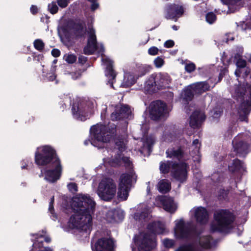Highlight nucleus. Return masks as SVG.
I'll list each match as a JSON object with an SVG mask.
<instances>
[{
	"mask_svg": "<svg viewBox=\"0 0 251 251\" xmlns=\"http://www.w3.org/2000/svg\"><path fill=\"white\" fill-rule=\"evenodd\" d=\"M96 205L90 196L79 194V236L88 237L92 228Z\"/></svg>",
	"mask_w": 251,
	"mask_h": 251,
	"instance_id": "f257e3e1",
	"label": "nucleus"
},
{
	"mask_svg": "<svg viewBox=\"0 0 251 251\" xmlns=\"http://www.w3.org/2000/svg\"><path fill=\"white\" fill-rule=\"evenodd\" d=\"M61 39L68 47H73L78 41V20L68 19L63 21L60 26Z\"/></svg>",
	"mask_w": 251,
	"mask_h": 251,
	"instance_id": "f03ea898",
	"label": "nucleus"
},
{
	"mask_svg": "<svg viewBox=\"0 0 251 251\" xmlns=\"http://www.w3.org/2000/svg\"><path fill=\"white\" fill-rule=\"evenodd\" d=\"M60 161L55 150L50 145H45L37 148L35 152L34 161L39 166L49 167L55 160Z\"/></svg>",
	"mask_w": 251,
	"mask_h": 251,
	"instance_id": "7ed1b4c3",
	"label": "nucleus"
},
{
	"mask_svg": "<svg viewBox=\"0 0 251 251\" xmlns=\"http://www.w3.org/2000/svg\"><path fill=\"white\" fill-rule=\"evenodd\" d=\"M214 222L211 224L212 232L223 231L227 229L234 221L231 213L227 210H218L214 213Z\"/></svg>",
	"mask_w": 251,
	"mask_h": 251,
	"instance_id": "20e7f679",
	"label": "nucleus"
},
{
	"mask_svg": "<svg viewBox=\"0 0 251 251\" xmlns=\"http://www.w3.org/2000/svg\"><path fill=\"white\" fill-rule=\"evenodd\" d=\"M116 192L117 185L112 178L104 177L99 183L97 194L101 200L111 201L115 198Z\"/></svg>",
	"mask_w": 251,
	"mask_h": 251,
	"instance_id": "39448f33",
	"label": "nucleus"
},
{
	"mask_svg": "<svg viewBox=\"0 0 251 251\" xmlns=\"http://www.w3.org/2000/svg\"><path fill=\"white\" fill-rule=\"evenodd\" d=\"M86 35L88 40L83 49V53L87 55L92 54L98 48L95 31L91 26L87 28L85 23H79V38H84Z\"/></svg>",
	"mask_w": 251,
	"mask_h": 251,
	"instance_id": "423d86ee",
	"label": "nucleus"
},
{
	"mask_svg": "<svg viewBox=\"0 0 251 251\" xmlns=\"http://www.w3.org/2000/svg\"><path fill=\"white\" fill-rule=\"evenodd\" d=\"M249 82H247L248 90L245 89L243 87H236L234 92L233 93V97L238 101L241 102L239 112L242 111L244 114H247L249 112V109L251 105V75L250 77Z\"/></svg>",
	"mask_w": 251,
	"mask_h": 251,
	"instance_id": "0eeeda50",
	"label": "nucleus"
},
{
	"mask_svg": "<svg viewBox=\"0 0 251 251\" xmlns=\"http://www.w3.org/2000/svg\"><path fill=\"white\" fill-rule=\"evenodd\" d=\"M70 204L67 201L63 203L64 212L66 214L74 212L67 223L68 227L71 229H78V194L73 197L70 201Z\"/></svg>",
	"mask_w": 251,
	"mask_h": 251,
	"instance_id": "6e6552de",
	"label": "nucleus"
},
{
	"mask_svg": "<svg viewBox=\"0 0 251 251\" xmlns=\"http://www.w3.org/2000/svg\"><path fill=\"white\" fill-rule=\"evenodd\" d=\"M134 174L133 172L125 173L121 175L118 184V197L123 200H126L132 186V181Z\"/></svg>",
	"mask_w": 251,
	"mask_h": 251,
	"instance_id": "1a4fd4ad",
	"label": "nucleus"
},
{
	"mask_svg": "<svg viewBox=\"0 0 251 251\" xmlns=\"http://www.w3.org/2000/svg\"><path fill=\"white\" fill-rule=\"evenodd\" d=\"M91 133L96 140L102 143L109 142L115 132V129H110L108 127L102 124H97L92 126Z\"/></svg>",
	"mask_w": 251,
	"mask_h": 251,
	"instance_id": "9d476101",
	"label": "nucleus"
},
{
	"mask_svg": "<svg viewBox=\"0 0 251 251\" xmlns=\"http://www.w3.org/2000/svg\"><path fill=\"white\" fill-rule=\"evenodd\" d=\"M44 171V179L50 183H55L59 180L62 173V166L61 160H55L54 164L48 167Z\"/></svg>",
	"mask_w": 251,
	"mask_h": 251,
	"instance_id": "9b49d317",
	"label": "nucleus"
},
{
	"mask_svg": "<svg viewBox=\"0 0 251 251\" xmlns=\"http://www.w3.org/2000/svg\"><path fill=\"white\" fill-rule=\"evenodd\" d=\"M137 244L144 251H149L156 246L155 235L153 233H142L138 236Z\"/></svg>",
	"mask_w": 251,
	"mask_h": 251,
	"instance_id": "f8f14e48",
	"label": "nucleus"
},
{
	"mask_svg": "<svg viewBox=\"0 0 251 251\" xmlns=\"http://www.w3.org/2000/svg\"><path fill=\"white\" fill-rule=\"evenodd\" d=\"M175 231L178 238H188L193 234L194 228L191 223H185L183 220H180L176 223Z\"/></svg>",
	"mask_w": 251,
	"mask_h": 251,
	"instance_id": "ddd939ff",
	"label": "nucleus"
},
{
	"mask_svg": "<svg viewBox=\"0 0 251 251\" xmlns=\"http://www.w3.org/2000/svg\"><path fill=\"white\" fill-rule=\"evenodd\" d=\"M187 168L188 166L185 163H173L171 170V176L176 180L183 182L187 178Z\"/></svg>",
	"mask_w": 251,
	"mask_h": 251,
	"instance_id": "4468645a",
	"label": "nucleus"
},
{
	"mask_svg": "<svg viewBox=\"0 0 251 251\" xmlns=\"http://www.w3.org/2000/svg\"><path fill=\"white\" fill-rule=\"evenodd\" d=\"M233 151L239 155H245L249 151L250 145L242 135H238L232 141Z\"/></svg>",
	"mask_w": 251,
	"mask_h": 251,
	"instance_id": "2eb2a0df",
	"label": "nucleus"
},
{
	"mask_svg": "<svg viewBox=\"0 0 251 251\" xmlns=\"http://www.w3.org/2000/svg\"><path fill=\"white\" fill-rule=\"evenodd\" d=\"M31 236L35 237L34 240H32L33 242L32 249L29 251H43L47 248H50L53 251V250L50 247H44V242L49 243L51 242V238L49 236H45L44 235L39 233H32Z\"/></svg>",
	"mask_w": 251,
	"mask_h": 251,
	"instance_id": "dca6fc26",
	"label": "nucleus"
},
{
	"mask_svg": "<svg viewBox=\"0 0 251 251\" xmlns=\"http://www.w3.org/2000/svg\"><path fill=\"white\" fill-rule=\"evenodd\" d=\"M116 247L115 242L111 238L102 237L95 243L93 251H114Z\"/></svg>",
	"mask_w": 251,
	"mask_h": 251,
	"instance_id": "f3484780",
	"label": "nucleus"
},
{
	"mask_svg": "<svg viewBox=\"0 0 251 251\" xmlns=\"http://www.w3.org/2000/svg\"><path fill=\"white\" fill-rule=\"evenodd\" d=\"M150 108L151 118L153 120H157L163 116L166 105L161 100H157L152 102Z\"/></svg>",
	"mask_w": 251,
	"mask_h": 251,
	"instance_id": "a211bd4d",
	"label": "nucleus"
},
{
	"mask_svg": "<svg viewBox=\"0 0 251 251\" xmlns=\"http://www.w3.org/2000/svg\"><path fill=\"white\" fill-rule=\"evenodd\" d=\"M156 201L162 204L166 211L174 213L176 210L177 206L172 198L167 196H159L156 198Z\"/></svg>",
	"mask_w": 251,
	"mask_h": 251,
	"instance_id": "6ab92c4d",
	"label": "nucleus"
},
{
	"mask_svg": "<svg viewBox=\"0 0 251 251\" xmlns=\"http://www.w3.org/2000/svg\"><path fill=\"white\" fill-rule=\"evenodd\" d=\"M131 110L128 105L117 106L115 112L111 115V118L112 121L127 118L131 114Z\"/></svg>",
	"mask_w": 251,
	"mask_h": 251,
	"instance_id": "aec40b11",
	"label": "nucleus"
},
{
	"mask_svg": "<svg viewBox=\"0 0 251 251\" xmlns=\"http://www.w3.org/2000/svg\"><path fill=\"white\" fill-rule=\"evenodd\" d=\"M205 119V116L203 111L196 110L192 113L190 117V126L194 128L198 127L204 121Z\"/></svg>",
	"mask_w": 251,
	"mask_h": 251,
	"instance_id": "412c9836",
	"label": "nucleus"
},
{
	"mask_svg": "<svg viewBox=\"0 0 251 251\" xmlns=\"http://www.w3.org/2000/svg\"><path fill=\"white\" fill-rule=\"evenodd\" d=\"M166 18L168 19H173L177 15L181 16L184 12V9L181 5L173 4L168 6Z\"/></svg>",
	"mask_w": 251,
	"mask_h": 251,
	"instance_id": "4be33fe9",
	"label": "nucleus"
},
{
	"mask_svg": "<svg viewBox=\"0 0 251 251\" xmlns=\"http://www.w3.org/2000/svg\"><path fill=\"white\" fill-rule=\"evenodd\" d=\"M190 88L196 95H201L203 93L209 91L210 86L206 82H200L190 85Z\"/></svg>",
	"mask_w": 251,
	"mask_h": 251,
	"instance_id": "5701e85b",
	"label": "nucleus"
},
{
	"mask_svg": "<svg viewBox=\"0 0 251 251\" xmlns=\"http://www.w3.org/2000/svg\"><path fill=\"white\" fill-rule=\"evenodd\" d=\"M195 216L198 222L201 224L206 223L208 220V214L206 209L200 207L196 209Z\"/></svg>",
	"mask_w": 251,
	"mask_h": 251,
	"instance_id": "b1692460",
	"label": "nucleus"
},
{
	"mask_svg": "<svg viewBox=\"0 0 251 251\" xmlns=\"http://www.w3.org/2000/svg\"><path fill=\"white\" fill-rule=\"evenodd\" d=\"M148 229L155 234H162L165 229L164 224L160 222H155L150 224L148 226Z\"/></svg>",
	"mask_w": 251,
	"mask_h": 251,
	"instance_id": "393cba45",
	"label": "nucleus"
},
{
	"mask_svg": "<svg viewBox=\"0 0 251 251\" xmlns=\"http://www.w3.org/2000/svg\"><path fill=\"white\" fill-rule=\"evenodd\" d=\"M157 88H165L171 82L170 77L166 74H160L158 77L156 78Z\"/></svg>",
	"mask_w": 251,
	"mask_h": 251,
	"instance_id": "a878e982",
	"label": "nucleus"
},
{
	"mask_svg": "<svg viewBox=\"0 0 251 251\" xmlns=\"http://www.w3.org/2000/svg\"><path fill=\"white\" fill-rule=\"evenodd\" d=\"M157 86V80L154 77H150L146 82L145 89L149 93H154Z\"/></svg>",
	"mask_w": 251,
	"mask_h": 251,
	"instance_id": "bb28decb",
	"label": "nucleus"
},
{
	"mask_svg": "<svg viewBox=\"0 0 251 251\" xmlns=\"http://www.w3.org/2000/svg\"><path fill=\"white\" fill-rule=\"evenodd\" d=\"M102 62L106 65V74L107 75L111 77L112 79L115 78L116 74L112 68V61L108 58L102 59Z\"/></svg>",
	"mask_w": 251,
	"mask_h": 251,
	"instance_id": "cd10ccee",
	"label": "nucleus"
},
{
	"mask_svg": "<svg viewBox=\"0 0 251 251\" xmlns=\"http://www.w3.org/2000/svg\"><path fill=\"white\" fill-rule=\"evenodd\" d=\"M159 191L162 193L168 192L171 188V182L166 179L161 180L158 184Z\"/></svg>",
	"mask_w": 251,
	"mask_h": 251,
	"instance_id": "c85d7f7f",
	"label": "nucleus"
},
{
	"mask_svg": "<svg viewBox=\"0 0 251 251\" xmlns=\"http://www.w3.org/2000/svg\"><path fill=\"white\" fill-rule=\"evenodd\" d=\"M166 153L168 157L176 158L178 160H180L183 156V152L180 149L168 150L166 151Z\"/></svg>",
	"mask_w": 251,
	"mask_h": 251,
	"instance_id": "c756f323",
	"label": "nucleus"
},
{
	"mask_svg": "<svg viewBox=\"0 0 251 251\" xmlns=\"http://www.w3.org/2000/svg\"><path fill=\"white\" fill-rule=\"evenodd\" d=\"M229 170L232 172H235L243 169V162L238 159H235L233 161L232 163L229 166Z\"/></svg>",
	"mask_w": 251,
	"mask_h": 251,
	"instance_id": "7c9ffc66",
	"label": "nucleus"
},
{
	"mask_svg": "<svg viewBox=\"0 0 251 251\" xmlns=\"http://www.w3.org/2000/svg\"><path fill=\"white\" fill-rule=\"evenodd\" d=\"M211 240V237L209 236L201 237L200 239V244L203 248H210Z\"/></svg>",
	"mask_w": 251,
	"mask_h": 251,
	"instance_id": "2f4dec72",
	"label": "nucleus"
},
{
	"mask_svg": "<svg viewBox=\"0 0 251 251\" xmlns=\"http://www.w3.org/2000/svg\"><path fill=\"white\" fill-rule=\"evenodd\" d=\"M149 210L147 208L145 207L144 209V211H142L141 213H136L134 214V219L136 220H141L143 219H145L149 215Z\"/></svg>",
	"mask_w": 251,
	"mask_h": 251,
	"instance_id": "473e14b6",
	"label": "nucleus"
},
{
	"mask_svg": "<svg viewBox=\"0 0 251 251\" xmlns=\"http://www.w3.org/2000/svg\"><path fill=\"white\" fill-rule=\"evenodd\" d=\"M234 58L236 60V64L238 68H243L246 66V61L241 58V55L239 53H236L235 55Z\"/></svg>",
	"mask_w": 251,
	"mask_h": 251,
	"instance_id": "72a5a7b5",
	"label": "nucleus"
},
{
	"mask_svg": "<svg viewBox=\"0 0 251 251\" xmlns=\"http://www.w3.org/2000/svg\"><path fill=\"white\" fill-rule=\"evenodd\" d=\"M54 201V196H52L51 198L50 199V201L49 203V211L50 212V214H51V217H52V219L55 221L57 218V216L56 214L55 213L54 206H53V203Z\"/></svg>",
	"mask_w": 251,
	"mask_h": 251,
	"instance_id": "f704fd0d",
	"label": "nucleus"
},
{
	"mask_svg": "<svg viewBox=\"0 0 251 251\" xmlns=\"http://www.w3.org/2000/svg\"><path fill=\"white\" fill-rule=\"evenodd\" d=\"M194 92L192 89L190 88V85L189 88L186 89L184 92L183 99L186 101L191 100L194 97Z\"/></svg>",
	"mask_w": 251,
	"mask_h": 251,
	"instance_id": "c9c22d12",
	"label": "nucleus"
},
{
	"mask_svg": "<svg viewBox=\"0 0 251 251\" xmlns=\"http://www.w3.org/2000/svg\"><path fill=\"white\" fill-rule=\"evenodd\" d=\"M33 45L35 49L40 52L43 51L45 48L44 43L40 39L35 40L33 42Z\"/></svg>",
	"mask_w": 251,
	"mask_h": 251,
	"instance_id": "e433bc0d",
	"label": "nucleus"
},
{
	"mask_svg": "<svg viewBox=\"0 0 251 251\" xmlns=\"http://www.w3.org/2000/svg\"><path fill=\"white\" fill-rule=\"evenodd\" d=\"M115 144L119 151L121 152L123 151L126 149V142L123 139H116L115 141Z\"/></svg>",
	"mask_w": 251,
	"mask_h": 251,
	"instance_id": "4c0bfd02",
	"label": "nucleus"
},
{
	"mask_svg": "<svg viewBox=\"0 0 251 251\" xmlns=\"http://www.w3.org/2000/svg\"><path fill=\"white\" fill-rule=\"evenodd\" d=\"M172 164L170 162L166 163L161 162L160 165V170L163 174L168 173L172 166Z\"/></svg>",
	"mask_w": 251,
	"mask_h": 251,
	"instance_id": "58836bf2",
	"label": "nucleus"
},
{
	"mask_svg": "<svg viewBox=\"0 0 251 251\" xmlns=\"http://www.w3.org/2000/svg\"><path fill=\"white\" fill-rule=\"evenodd\" d=\"M63 59L68 64H73L76 61L77 57L74 54H66L64 55Z\"/></svg>",
	"mask_w": 251,
	"mask_h": 251,
	"instance_id": "ea45409f",
	"label": "nucleus"
},
{
	"mask_svg": "<svg viewBox=\"0 0 251 251\" xmlns=\"http://www.w3.org/2000/svg\"><path fill=\"white\" fill-rule=\"evenodd\" d=\"M21 163L22 169L29 170L33 166V163L28 159L23 160Z\"/></svg>",
	"mask_w": 251,
	"mask_h": 251,
	"instance_id": "a19ab883",
	"label": "nucleus"
},
{
	"mask_svg": "<svg viewBox=\"0 0 251 251\" xmlns=\"http://www.w3.org/2000/svg\"><path fill=\"white\" fill-rule=\"evenodd\" d=\"M72 113L74 118L76 120H78V101L73 103Z\"/></svg>",
	"mask_w": 251,
	"mask_h": 251,
	"instance_id": "79ce46f5",
	"label": "nucleus"
},
{
	"mask_svg": "<svg viewBox=\"0 0 251 251\" xmlns=\"http://www.w3.org/2000/svg\"><path fill=\"white\" fill-rule=\"evenodd\" d=\"M176 251H195V249L193 245L189 244L179 247Z\"/></svg>",
	"mask_w": 251,
	"mask_h": 251,
	"instance_id": "37998d69",
	"label": "nucleus"
},
{
	"mask_svg": "<svg viewBox=\"0 0 251 251\" xmlns=\"http://www.w3.org/2000/svg\"><path fill=\"white\" fill-rule=\"evenodd\" d=\"M50 12L52 14H56L58 10V7L55 2H52L49 3L48 6Z\"/></svg>",
	"mask_w": 251,
	"mask_h": 251,
	"instance_id": "c03bdc74",
	"label": "nucleus"
},
{
	"mask_svg": "<svg viewBox=\"0 0 251 251\" xmlns=\"http://www.w3.org/2000/svg\"><path fill=\"white\" fill-rule=\"evenodd\" d=\"M67 188L70 192L75 194L78 190V187L76 183L75 182H70L67 184Z\"/></svg>",
	"mask_w": 251,
	"mask_h": 251,
	"instance_id": "a18cd8bd",
	"label": "nucleus"
},
{
	"mask_svg": "<svg viewBox=\"0 0 251 251\" xmlns=\"http://www.w3.org/2000/svg\"><path fill=\"white\" fill-rule=\"evenodd\" d=\"M196 67L194 63H189L186 64L185 66V70L188 73H191L196 70Z\"/></svg>",
	"mask_w": 251,
	"mask_h": 251,
	"instance_id": "49530a36",
	"label": "nucleus"
},
{
	"mask_svg": "<svg viewBox=\"0 0 251 251\" xmlns=\"http://www.w3.org/2000/svg\"><path fill=\"white\" fill-rule=\"evenodd\" d=\"M206 19L207 22L212 24L216 20V15L212 12L208 13L206 15Z\"/></svg>",
	"mask_w": 251,
	"mask_h": 251,
	"instance_id": "de8ad7c7",
	"label": "nucleus"
},
{
	"mask_svg": "<svg viewBox=\"0 0 251 251\" xmlns=\"http://www.w3.org/2000/svg\"><path fill=\"white\" fill-rule=\"evenodd\" d=\"M154 64L157 68H160L164 63L163 59L160 57H157L154 61Z\"/></svg>",
	"mask_w": 251,
	"mask_h": 251,
	"instance_id": "09e8293b",
	"label": "nucleus"
},
{
	"mask_svg": "<svg viewBox=\"0 0 251 251\" xmlns=\"http://www.w3.org/2000/svg\"><path fill=\"white\" fill-rule=\"evenodd\" d=\"M70 0H57L58 5L61 8L67 6Z\"/></svg>",
	"mask_w": 251,
	"mask_h": 251,
	"instance_id": "8fccbe9b",
	"label": "nucleus"
},
{
	"mask_svg": "<svg viewBox=\"0 0 251 251\" xmlns=\"http://www.w3.org/2000/svg\"><path fill=\"white\" fill-rule=\"evenodd\" d=\"M116 212L111 210L109 211L107 213V218L110 221L112 220H116L115 218L114 217V215L116 214Z\"/></svg>",
	"mask_w": 251,
	"mask_h": 251,
	"instance_id": "3c124183",
	"label": "nucleus"
},
{
	"mask_svg": "<svg viewBox=\"0 0 251 251\" xmlns=\"http://www.w3.org/2000/svg\"><path fill=\"white\" fill-rule=\"evenodd\" d=\"M88 1L92 2V4L91 6V9L92 11H95L96 9H97L99 6V4L97 2V0H88Z\"/></svg>",
	"mask_w": 251,
	"mask_h": 251,
	"instance_id": "603ef678",
	"label": "nucleus"
},
{
	"mask_svg": "<svg viewBox=\"0 0 251 251\" xmlns=\"http://www.w3.org/2000/svg\"><path fill=\"white\" fill-rule=\"evenodd\" d=\"M158 49L155 47H152L148 50V52L151 55H155L158 53Z\"/></svg>",
	"mask_w": 251,
	"mask_h": 251,
	"instance_id": "864d4df0",
	"label": "nucleus"
},
{
	"mask_svg": "<svg viewBox=\"0 0 251 251\" xmlns=\"http://www.w3.org/2000/svg\"><path fill=\"white\" fill-rule=\"evenodd\" d=\"M163 244L166 247L169 248L173 245L174 242L172 240L166 239L163 240Z\"/></svg>",
	"mask_w": 251,
	"mask_h": 251,
	"instance_id": "5fc2aeb1",
	"label": "nucleus"
},
{
	"mask_svg": "<svg viewBox=\"0 0 251 251\" xmlns=\"http://www.w3.org/2000/svg\"><path fill=\"white\" fill-rule=\"evenodd\" d=\"M51 53L54 57H58L60 55L61 52L59 50L53 49L52 50Z\"/></svg>",
	"mask_w": 251,
	"mask_h": 251,
	"instance_id": "6e6d98bb",
	"label": "nucleus"
},
{
	"mask_svg": "<svg viewBox=\"0 0 251 251\" xmlns=\"http://www.w3.org/2000/svg\"><path fill=\"white\" fill-rule=\"evenodd\" d=\"M69 74L71 75V78L74 80H76L78 77V72L77 70L74 72H71L69 73Z\"/></svg>",
	"mask_w": 251,
	"mask_h": 251,
	"instance_id": "4d7b16f0",
	"label": "nucleus"
},
{
	"mask_svg": "<svg viewBox=\"0 0 251 251\" xmlns=\"http://www.w3.org/2000/svg\"><path fill=\"white\" fill-rule=\"evenodd\" d=\"M31 13L33 15H36L38 12V9L36 5H32L30 8Z\"/></svg>",
	"mask_w": 251,
	"mask_h": 251,
	"instance_id": "13d9d810",
	"label": "nucleus"
},
{
	"mask_svg": "<svg viewBox=\"0 0 251 251\" xmlns=\"http://www.w3.org/2000/svg\"><path fill=\"white\" fill-rule=\"evenodd\" d=\"M122 161L126 166H129L130 165V161L129 159L127 157H122Z\"/></svg>",
	"mask_w": 251,
	"mask_h": 251,
	"instance_id": "bf43d9fd",
	"label": "nucleus"
},
{
	"mask_svg": "<svg viewBox=\"0 0 251 251\" xmlns=\"http://www.w3.org/2000/svg\"><path fill=\"white\" fill-rule=\"evenodd\" d=\"M174 42L172 40H168L165 42L164 46L166 48H172L174 46Z\"/></svg>",
	"mask_w": 251,
	"mask_h": 251,
	"instance_id": "052dcab7",
	"label": "nucleus"
},
{
	"mask_svg": "<svg viewBox=\"0 0 251 251\" xmlns=\"http://www.w3.org/2000/svg\"><path fill=\"white\" fill-rule=\"evenodd\" d=\"M87 61V58L84 57V56H81L79 57V63H81V64H83L84 63H85Z\"/></svg>",
	"mask_w": 251,
	"mask_h": 251,
	"instance_id": "680f3d73",
	"label": "nucleus"
},
{
	"mask_svg": "<svg viewBox=\"0 0 251 251\" xmlns=\"http://www.w3.org/2000/svg\"><path fill=\"white\" fill-rule=\"evenodd\" d=\"M221 113H222V111H221V110L219 109L218 111H214V113L213 116H214V117H215V118L218 117H219V116L221 115Z\"/></svg>",
	"mask_w": 251,
	"mask_h": 251,
	"instance_id": "e2e57ef3",
	"label": "nucleus"
},
{
	"mask_svg": "<svg viewBox=\"0 0 251 251\" xmlns=\"http://www.w3.org/2000/svg\"><path fill=\"white\" fill-rule=\"evenodd\" d=\"M56 78V75L54 74H51L48 76V79L50 81H53Z\"/></svg>",
	"mask_w": 251,
	"mask_h": 251,
	"instance_id": "0e129e2a",
	"label": "nucleus"
},
{
	"mask_svg": "<svg viewBox=\"0 0 251 251\" xmlns=\"http://www.w3.org/2000/svg\"><path fill=\"white\" fill-rule=\"evenodd\" d=\"M250 74V70L249 69H246L245 72H244V77L246 78L248 76V75H249Z\"/></svg>",
	"mask_w": 251,
	"mask_h": 251,
	"instance_id": "69168bd1",
	"label": "nucleus"
},
{
	"mask_svg": "<svg viewBox=\"0 0 251 251\" xmlns=\"http://www.w3.org/2000/svg\"><path fill=\"white\" fill-rule=\"evenodd\" d=\"M241 72L240 71V69H237L236 70V71L235 72V75L237 76V77H239L240 75V74H241Z\"/></svg>",
	"mask_w": 251,
	"mask_h": 251,
	"instance_id": "338daca9",
	"label": "nucleus"
},
{
	"mask_svg": "<svg viewBox=\"0 0 251 251\" xmlns=\"http://www.w3.org/2000/svg\"><path fill=\"white\" fill-rule=\"evenodd\" d=\"M199 143V140L198 139H195V140L193 141V144L194 145H198V144Z\"/></svg>",
	"mask_w": 251,
	"mask_h": 251,
	"instance_id": "774afa93",
	"label": "nucleus"
}]
</instances>
